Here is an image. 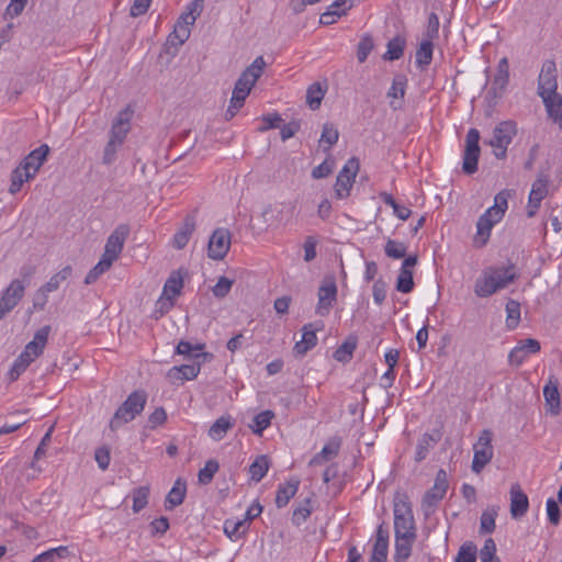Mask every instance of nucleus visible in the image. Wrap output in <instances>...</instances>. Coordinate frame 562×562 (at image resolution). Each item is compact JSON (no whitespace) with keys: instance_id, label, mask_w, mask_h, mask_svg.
I'll use <instances>...</instances> for the list:
<instances>
[{"instance_id":"f257e3e1","label":"nucleus","mask_w":562,"mask_h":562,"mask_svg":"<svg viewBox=\"0 0 562 562\" xmlns=\"http://www.w3.org/2000/svg\"><path fill=\"white\" fill-rule=\"evenodd\" d=\"M266 61L262 56H258L237 79L233 89L229 105L225 112V119L232 120L236 113L244 106L246 98L249 95L252 87L261 77Z\"/></svg>"},{"instance_id":"f03ea898","label":"nucleus","mask_w":562,"mask_h":562,"mask_svg":"<svg viewBox=\"0 0 562 562\" xmlns=\"http://www.w3.org/2000/svg\"><path fill=\"white\" fill-rule=\"evenodd\" d=\"M517 278L514 265L488 267L483 270L474 284V293L479 297H488L497 291L505 289Z\"/></svg>"},{"instance_id":"7ed1b4c3","label":"nucleus","mask_w":562,"mask_h":562,"mask_svg":"<svg viewBox=\"0 0 562 562\" xmlns=\"http://www.w3.org/2000/svg\"><path fill=\"white\" fill-rule=\"evenodd\" d=\"M147 395L144 391H134L120 405L115 411L113 417L110 420L109 427L112 431H116L123 425L132 422L137 415H139L146 404Z\"/></svg>"},{"instance_id":"20e7f679","label":"nucleus","mask_w":562,"mask_h":562,"mask_svg":"<svg viewBox=\"0 0 562 562\" xmlns=\"http://www.w3.org/2000/svg\"><path fill=\"white\" fill-rule=\"evenodd\" d=\"M516 133V123L513 121H503L495 126L493 136L487 144L493 147V153L497 159L506 158L507 147L512 143Z\"/></svg>"},{"instance_id":"39448f33","label":"nucleus","mask_w":562,"mask_h":562,"mask_svg":"<svg viewBox=\"0 0 562 562\" xmlns=\"http://www.w3.org/2000/svg\"><path fill=\"white\" fill-rule=\"evenodd\" d=\"M293 206L285 202H276L263 207L260 218L261 229H278L291 217Z\"/></svg>"},{"instance_id":"423d86ee","label":"nucleus","mask_w":562,"mask_h":562,"mask_svg":"<svg viewBox=\"0 0 562 562\" xmlns=\"http://www.w3.org/2000/svg\"><path fill=\"white\" fill-rule=\"evenodd\" d=\"M492 439L493 432L490 429H484L481 431L477 441L474 443V456L471 467L474 473H480L484 467L491 462L494 454Z\"/></svg>"},{"instance_id":"0eeeda50","label":"nucleus","mask_w":562,"mask_h":562,"mask_svg":"<svg viewBox=\"0 0 562 562\" xmlns=\"http://www.w3.org/2000/svg\"><path fill=\"white\" fill-rule=\"evenodd\" d=\"M394 531L395 537L416 536L413 510L406 502L394 504Z\"/></svg>"},{"instance_id":"6e6552de","label":"nucleus","mask_w":562,"mask_h":562,"mask_svg":"<svg viewBox=\"0 0 562 562\" xmlns=\"http://www.w3.org/2000/svg\"><path fill=\"white\" fill-rule=\"evenodd\" d=\"M480 132L476 128H470L465 136V146L463 151L462 170L465 175H473L477 170L480 157Z\"/></svg>"},{"instance_id":"1a4fd4ad","label":"nucleus","mask_w":562,"mask_h":562,"mask_svg":"<svg viewBox=\"0 0 562 562\" xmlns=\"http://www.w3.org/2000/svg\"><path fill=\"white\" fill-rule=\"evenodd\" d=\"M359 160L352 157L347 160L342 169L339 171L334 186L335 194L338 199L349 196L355 178L359 171Z\"/></svg>"},{"instance_id":"9d476101","label":"nucleus","mask_w":562,"mask_h":562,"mask_svg":"<svg viewBox=\"0 0 562 562\" xmlns=\"http://www.w3.org/2000/svg\"><path fill=\"white\" fill-rule=\"evenodd\" d=\"M130 232L131 229L127 224L117 225L106 239L102 257L114 262L122 252Z\"/></svg>"},{"instance_id":"9b49d317","label":"nucleus","mask_w":562,"mask_h":562,"mask_svg":"<svg viewBox=\"0 0 562 562\" xmlns=\"http://www.w3.org/2000/svg\"><path fill=\"white\" fill-rule=\"evenodd\" d=\"M549 180H550L549 175L543 171H540L537 175V179L532 183L531 190L529 193L528 206H527V216L528 217H533L537 214L542 200L548 195Z\"/></svg>"},{"instance_id":"f8f14e48","label":"nucleus","mask_w":562,"mask_h":562,"mask_svg":"<svg viewBox=\"0 0 562 562\" xmlns=\"http://www.w3.org/2000/svg\"><path fill=\"white\" fill-rule=\"evenodd\" d=\"M26 285L20 279H14L3 291L0 299V319H3L22 300Z\"/></svg>"},{"instance_id":"ddd939ff","label":"nucleus","mask_w":562,"mask_h":562,"mask_svg":"<svg viewBox=\"0 0 562 562\" xmlns=\"http://www.w3.org/2000/svg\"><path fill=\"white\" fill-rule=\"evenodd\" d=\"M229 247V231L223 227L216 228L210 237L207 245V255L211 259L222 260L227 255Z\"/></svg>"},{"instance_id":"4468645a","label":"nucleus","mask_w":562,"mask_h":562,"mask_svg":"<svg viewBox=\"0 0 562 562\" xmlns=\"http://www.w3.org/2000/svg\"><path fill=\"white\" fill-rule=\"evenodd\" d=\"M132 116L133 110L130 106H126L125 109L120 111L112 122L109 132V139L115 140L116 143L123 145L131 131Z\"/></svg>"},{"instance_id":"2eb2a0df","label":"nucleus","mask_w":562,"mask_h":562,"mask_svg":"<svg viewBox=\"0 0 562 562\" xmlns=\"http://www.w3.org/2000/svg\"><path fill=\"white\" fill-rule=\"evenodd\" d=\"M318 302L316 305V314L325 317L329 314L330 308L337 300V285L331 280H324L318 289Z\"/></svg>"},{"instance_id":"dca6fc26","label":"nucleus","mask_w":562,"mask_h":562,"mask_svg":"<svg viewBox=\"0 0 562 562\" xmlns=\"http://www.w3.org/2000/svg\"><path fill=\"white\" fill-rule=\"evenodd\" d=\"M557 65L554 60L547 59L542 64L541 71L538 77V94L543 97L557 92Z\"/></svg>"},{"instance_id":"f3484780","label":"nucleus","mask_w":562,"mask_h":562,"mask_svg":"<svg viewBox=\"0 0 562 562\" xmlns=\"http://www.w3.org/2000/svg\"><path fill=\"white\" fill-rule=\"evenodd\" d=\"M540 342L533 338H527L519 341V344L513 348L508 355V362L513 367H519L527 359L528 355L537 353L540 351Z\"/></svg>"},{"instance_id":"a211bd4d","label":"nucleus","mask_w":562,"mask_h":562,"mask_svg":"<svg viewBox=\"0 0 562 562\" xmlns=\"http://www.w3.org/2000/svg\"><path fill=\"white\" fill-rule=\"evenodd\" d=\"M49 147L46 144L32 150L20 164L26 170V179H33L45 162Z\"/></svg>"},{"instance_id":"6ab92c4d","label":"nucleus","mask_w":562,"mask_h":562,"mask_svg":"<svg viewBox=\"0 0 562 562\" xmlns=\"http://www.w3.org/2000/svg\"><path fill=\"white\" fill-rule=\"evenodd\" d=\"M502 218H497L496 215L491 213V211H485L477 220L476 223V235L474 238L475 245L479 247L484 246L491 235V231L493 226L501 222Z\"/></svg>"},{"instance_id":"aec40b11","label":"nucleus","mask_w":562,"mask_h":562,"mask_svg":"<svg viewBox=\"0 0 562 562\" xmlns=\"http://www.w3.org/2000/svg\"><path fill=\"white\" fill-rule=\"evenodd\" d=\"M529 507L527 494L518 484L510 487V515L514 519L521 518L526 515Z\"/></svg>"},{"instance_id":"412c9836","label":"nucleus","mask_w":562,"mask_h":562,"mask_svg":"<svg viewBox=\"0 0 562 562\" xmlns=\"http://www.w3.org/2000/svg\"><path fill=\"white\" fill-rule=\"evenodd\" d=\"M323 325L316 326V324H306L302 328V339L294 346V352L297 356H304L308 350L315 347L317 342L316 330L322 328Z\"/></svg>"},{"instance_id":"4be33fe9","label":"nucleus","mask_w":562,"mask_h":562,"mask_svg":"<svg viewBox=\"0 0 562 562\" xmlns=\"http://www.w3.org/2000/svg\"><path fill=\"white\" fill-rule=\"evenodd\" d=\"M195 229L194 215H187L181 228L175 234L172 244L175 248L182 249L189 243L192 233Z\"/></svg>"},{"instance_id":"5701e85b","label":"nucleus","mask_w":562,"mask_h":562,"mask_svg":"<svg viewBox=\"0 0 562 562\" xmlns=\"http://www.w3.org/2000/svg\"><path fill=\"white\" fill-rule=\"evenodd\" d=\"M541 98L546 105L549 117L562 127V97L554 92L551 94H546Z\"/></svg>"},{"instance_id":"b1692460","label":"nucleus","mask_w":562,"mask_h":562,"mask_svg":"<svg viewBox=\"0 0 562 562\" xmlns=\"http://www.w3.org/2000/svg\"><path fill=\"white\" fill-rule=\"evenodd\" d=\"M299 485V479H291L286 483L278 486L276 495V505L278 508H282L289 504L290 499L296 494Z\"/></svg>"},{"instance_id":"393cba45","label":"nucleus","mask_w":562,"mask_h":562,"mask_svg":"<svg viewBox=\"0 0 562 562\" xmlns=\"http://www.w3.org/2000/svg\"><path fill=\"white\" fill-rule=\"evenodd\" d=\"M200 370H201V361H192V363H189V364H181L179 367H172L168 372V376L170 379L181 380V381L192 380L198 376Z\"/></svg>"},{"instance_id":"a878e982","label":"nucleus","mask_w":562,"mask_h":562,"mask_svg":"<svg viewBox=\"0 0 562 562\" xmlns=\"http://www.w3.org/2000/svg\"><path fill=\"white\" fill-rule=\"evenodd\" d=\"M417 536L395 537L394 562H406L412 554V547Z\"/></svg>"},{"instance_id":"bb28decb","label":"nucleus","mask_w":562,"mask_h":562,"mask_svg":"<svg viewBox=\"0 0 562 562\" xmlns=\"http://www.w3.org/2000/svg\"><path fill=\"white\" fill-rule=\"evenodd\" d=\"M441 434L439 431H435L434 434H424L420 439L418 440V443L416 446L415 451V461L420 462L426 459L429 449L434 448L435 445L440 440Z\"/></svg>"},{"instance_id":"cd10ccee","label":"nucleus","mask_w":562,"mask_h":562,"mask_svg":"<svg viewBox=\"0 0 562 562\" xmlns=\"http://www.w3.org/2000/svg\"><path fill=\"white\" fill-rule=\"evenodd\" d=\"M193 25L188 21H182V18H179L173 31L168 36V44L173 46H181L184 42L190 37L191 31L190 26Z\"/></svg>"},{"instance_id":"c85d7f7f","label":"nucleus","mask_w":562,"mask_h":562,"mask_svg":"<svg viewBox=\"0 0 562 562\" xmlns=\"http://www.w3.org/2000/svg\"><path fill=\"white\" fill-rule=\"evenodd\" d=\"M234 426V420L229 415L218 417L209 429V436L215 440H222L227 431Z\"/></svg>"},{"instance_id":"c756f323","label":"nucleus","mask_w":562,"mask_h":562,"mask_svg":"<svg viewBox=\"0 0 562 562\" xmlns=\"http://www.w3.org/2000/svg\"><path fill=\"white\" fill-rule=\"evenodd\" d=\"M186 493V482L181 481V479H178L166 497V509H172L173 507L181 505L184 501Z\"/></svg>"},{"instance_id":"7c9ffc66","label":"nucleus","mask_w":562,"mask_h":562,"mask_svg":"<svg viewBox=\"0 0 562 562\" xmlns=\"http://www.w3.org/2000/svg\"><path fill=\"white\" fill-rule=\"evenodd\" d=\"M434 41L424 38L416 50V66L424 70L432 60Z\"/></svg>"},{"instance_id":"2f4dec72","label":"nucleus","mask_w":562,"mask_h":562,"mask_svg":"<svg viewBox=\"0 0 562 562\" xmlns=\"http://www.w3.org/2000/svg\"><path fill=\"white\" fill-rule=\"evenodd\" d=\"M224 533L233 541L240 539L248 530L247 519L224 521Z\"/></svg>"},{"instance_id":"473e14b6","label":"nucleus","mask_w":562,"mask_h":562,"mask_svg":"<svg viewBox=\"0 0 562 562\" xmlns=\"http://www.w3.org/2000/svg\"><path fill=\"white\" fill-rule=\"evenodd\" d=\"M405 46H406L405 37H403L401 35L393 37L392 40H390L387 42V45H386L387 49L383 55V59L391 60V61L400 59L404 54Z\"/></svg>"},{"instance_id":"72a5a7b5","label":"nucleus","mask_w":562,"mask_h":562,"mask_svg":"<svg viewBox=\"0 0 562 562\" xmlns=\"http://www.w3.org/2000/svg\"><path fill=\"white\" fill-rule=\"evenodd\" d=\"M270 467L269 458L266 454L258 456L249 465L250 479L256 483L260 482L267 474Z\"/></svg>"},{"instance_id":"f704fd0d","label":"nucleus","mask_w":562,"mask_h":562,"mask_svg":"<svg viewBox=\"0 0 562 562\" xmlns=\"http://www.w3.org/2000/svg\"><path fill=\"white\" fill-rule=\"evenodd\" d=\"M326 93V87L319 82H314L306 90V103L311 110H317Z\"/></svg>"},{"instance_id":"c9c22d12","label":"nucleus","mask_w":562,"mask_h":562,"mask_svg":"<svg viewBox=\"0 0 562 562\" xmlns=\"http://www.w3.org/2000/svg\"><path fill=\"white\" fill-rule=\"evenodd\" d=\"M182 288V277L178 272H172L164 285L162 295L175 301L176 296L181 293Z\"/></svg>"},{"instance_id":"e433bc0d","label":"nucleus","mask_w":562,"mask_h":562,"mask_svg":"<svg viewBox=\"0 0 562 562\" xmlns=\"http://www.w3.org/2000/svg\"><path fill=\"white\" fill-rule=\"evenodd\" d=\"M445 495L446 493L436 492L434 486L425 493L422 501V509L426 517L434 513L438 503L445 497Z\"/></svg>"},{"instance_id":"4c0bfd02","label":"nucleus","mask_w":562,"mask_h":562,"mask_svg":"<svg viewBox=\"0 0 562 562\" xmlns=\"http://www.w3.org/2000/svg\"><path fill=\"white\" fill-rule=\"evenodd\" d=\"M543 396L547 405H549V412L552 415L560 413V394L557 385L547 384L543 387Z\"/></svg>"},{"instance_id":"58836bf2","label":"nucleus","mask_w":562,"mask_h":562,"mask_svg":"<svg viewBox=\"0 0 562 562\" xmlns=\"http://www.w3.org/2000/svg\"><path fill=\"white\" fill-rule=\"evenodd\" d=\"M202 345H192L189 341L181 340L177 346V353L187 357L188 359H192L193 361H201L203 355L200 352L202 350Z\"/></svg>"},{"instance_id":"ea45409f","label":"nucleus","mask_w":562,"mask_h":562,"mask_svg":"<svg viewBox=\"0 0 562 562\" xmlns=\"http://www.w3.org/2000/svg\"><path fill=\"white\" fill-rule=\"evenodd\" d=\"M510 193L508 190H503L498 192L494 198V205L488 207L487 211H491L497 218H503L507 207H508V198Z\"/></svg>"},{"instance_id":"a19ab883","label":"nucleus","mask_w":562,"mask_h":562,"mask_svg":"<svg viewBox=\"0 0 562 562\" xmlns=\"http://www.w3.org/2000/svg\"><path fill=\"white\" fill-rule=\"evenodd\" d=\"M506 327L508 329H515L520 321V304L515 300H509L506 303Z\"/></svg>"},{"instance_id":"79ce46f5","label":"nucleus","mask_w":562,"mask_h":562,"mask_svg":"<svg viewBox=\"0 0 562 562\" xmlns=\"http://www.w3.org/2000/svg\"><path fill=\"white\" fill-rule=\"evenodd\" d=\"M339 452V443H327L321 452L316 453L310 461V465H318L336 457Z\"/></svg>"},{"instance_id":"37998d69","label":"nucleus","mask_w":562,"mask_h":562,"mask_svg":"<svg viewBox=\"0 0 562 562\" xmlns=\"http://www.w3.org/2000/svg\"><path fill=\"white\" fill-rule=\"evenodd\" d=\"M357 347V340L349 338L342 342L334 352V359L339 362H348Z\"/></svg>"},{"instance_id":"c03bdc74","label":"nucleus","mask_w":562,"mask_h":562,"mask_svg":"<svg viewBox=\"0 0 562 562\" xmlns=\"http://www.w3.org/2000/svg\"><path fill=\"white\" fill-rule=\"evenodd\" d=\"M71 272L72 269L70 266L64 267L57 273L52 276L48 282L42 285L44 291H48L49 293L56 291L60 286V283L66 281L71 276Z\"/></svg>"},{"instance_id":"a18cd8bd","label":"nucleus","mask_w":562,"mask_h":562,"mask_svg":"<svg viewBox=\"0 0 562 562\" xmlns=\"http://www.w3.org/2000/svg\"><path fill=\"white\" fill-rule=\"evenodd\" d=\"M273 417V412L269 409L257 414L252 419V425L250 426L252 431L257 435H261L262 431L270 426Z\"/></svg>"},{"instance_id":"49530a36","label":"nucleus","mask_w":562,"mask_h":562,"mask_svg":"<svg viewBox=\"0 0 562 562\" xmlns=\"http://www.w3.org/2000/svg\"><path fill=\"white\" fill-rule=\"evenodd\" d=\"M220 464L216 460L210 459L198 473L199 483L207 485L213 481L215 473L218 471Z\"/></svg>"},{"instance_id":"de8ad7c7","label":"nucleus","mask_w":562,"mask_h":562,"mask_svg":"<svg viewBox=\"0 0 562 562\" xmlns=\"http://www.w3.org/2000/svg\"><path fill=\"white\" fill-rule=\"evenodd\" d=\"M339 132L331 123H325L323 125V131L319 139V144H327V147L324 148L325 151L329 150L333 145L338 142Z\"/></svg>"},{"instance_id":"09e8293b","label":"nucleus","mask_w":562,"mask_h":562,"mask_svg":"<svg viewBox=\"0 0 562 562\" xmlns=\"http://www.w3.org/2000/svg\"><path fill=\"white\" fill-rule=\"evenodd\" d=\"M32 359L29 356H24L23 352L14 360L10 371L9 379L10 381H15L19 376L27 369V367L32 363Z\"/></svg>"},{"instance_id":"8fccbe9b","label":"nucleus","mask_w":562,"mask_h":562,"mask_svg":"<svg viewBox=\"0 0 562 562\" xmlns=\"http://www.w3.org/2000/svg\"><path fill=\"white\" fill-rule=\"evenodd\" d=\"M496 516H497V510L495 508H488L482 513L481 519H480V532L481 533H492L495 530Z\"/></svg>"},{"instance_id":"3c124183","label":"nucleus","mask_w":562,"mask_h":562,"mask_svg":"<svg viewBox=\"0 0 562 562\" xmlns=\"http://www.w3.org/2000/svg\"><path fill=\"white\" fill-rule=\"evenodd\" d=\"M133 510L134 513H138L144 509L148 504L149 497V487L148 486H139L133 490Z\"/></svg>"},{"instance_id":"603ef678","label":"nucleus","mask_w":562,"mask_h":562,"mask_svg":"<svg viewBox=\"0 0 562 562\" xmlns=\"http://www.w3.org/2000/svg\"><path fill=\"white\" fill-rule=\"evenodd\" d=\"M10 180L11 183L9 187V192L11 194H15L21 190L23 183L30 179H26V170H24L20 164L15 169L12 170Z\"/></svg>"},{"instance_id":"864d4df0","label":"nucleus","mask_w":562,"mask_h":562,"mask_svg":"<svg viewBox=\"0 0 562 562\" xmlns=\"http://www.w3.org/2000/svg\"><path fill=\"white\" fill-rule=\"evenodd\" d=\"M112 263L113 262L101 257L99 262L92 269H90V271L87 273L85 283L86 284L94 283L101 274H103L105 271H108L111 268Z\"/></svg>"},{"instance_id":"5fc2aeb1","label":"nucleus","mask_w":562,"mask_h":562,"mask_svg":"<svg viewBox=\"0 0 562 562\" xmlns=\"http://www.w3.org/2000/svg\"><path fill=\"white\" fill-rule=\"evenodd\" d=\"M414 289L412 270H400L396 279V290L401 293H409Z\"/></svg>"},{"instance_id":"6e6d98bb","label":"nucleus","mask_w":562,"mask_h":562,"mask_svg":"<svg viewBox=\"0 0 562 562\" xmlns=\"http://www.w3.org/2000/svg\"><path fill=\"white\" fill-rule=\"evenodd\" d=\"M204 0H193L187 5L186 11L180 15L182 21H188L189 23L194 24L198 16L203 11Z\"/></svg>"},{"instance_id":"4d7b16f0","label":"nucleus","mask_w":562,"mask_h":562,"mask_svg":"<svg viewBox=\"0 0 562 562\" xmlns=\"http://www.w3.org/2000/svg\"><path fill=\"white\" fill-rule=\"evenodd\" d=\"M477 549L473 542L463 543L454 559V562H476Z\"/></svg>"},{"instance_id":"13d9d810","label":"nucleus","mask_w":562,"mask_h":562,"mask_svg":"<svg viewBox=\"0 0 562 562\" xmlns=\"http://www.w3.org/2000/svg\"><path fill=\"white\" fill-rule=\"evenodd\" d=\"M406 250L407 247L403 243L393 239H389L384 247L385 255L392 259L405 258Z\"/></svg>"},{"instance_id":"bf43d9fd","label":"nucleus","mask_w":562,"mask_h":562,"mask_svg":"<svg viewBox=\"0 0 562 562\" xmlns=\"http://www.w3.org/2000/svg\"><path fill=\"white\" fill-rule=\"evenodd\" d=\"M374 47L371 35H363L358 43L357 59L360 64L364 63Z\"/></svg>"},{"instance_id":"052dcab7","label":"nucleus","mask_w":562,"mask_h":562,"mask_svg":"<svg viewBox=\"0 0 562 562\" xmlns=\"http://www.w3.org/2000/svg\"><path fill=\"white\" fill-rule=\"evenodd\" d=\"M509 81V74H495L490 92L494 98H501Z\"/></svg>"},{"instance_id":"680f3d73","label":"nucleus","mask_w":562,"mask_h":562,"mask_svg":"<svg viewBox=\"0 0 562 562\" xmlns=\"http://www.w3.org/2000/svg\"><path fill=\"white\" fill-rule=\"evenodd\" d=\"M406 83L407 80L404 76H396L387 91V97L392 99H403L405 95Z\"/></svg>"},{"instance_id":"e2e57ef3","label":"nucleus","mask_w":562,"mask_h":562,"mask_svg":"<svg viewBox=\"0 0 562 562\" xmlns=\"http://www.w3.org/2000/svg\"><path fill=\"white\" fill-rule=\"evenodd\" d=\"M123 145L109 139L103 149L102 164L111 166L116 160V154Z\"/></svg>"},{"instance_id":"0e129e2a","label":"nucleus","mask_w":562,"mask_h":562,"mask_svg":"<svg viewBox=\"0 0 562 562\" xmlns=\"http://www.w3.org/2000/svg\"><path fill=\"white\" fill-rule=\"evenodd\" d=\"M234 281L227 277H220L216 284L212 288V293L217 299H224L231 291Z\"/></svg>"},{"instance_id":"69168bd1","label":"nucleus","mask_w":562,"mask_h":562,"mask_svg":"<svg viewBox=\"0 0 562 562\" xmlns=\"http://www.w3.org/2000/svg\"><path fill=\"white\" fill-rule=\"evenodd\" d=\"M481 562H493L498 560L496 557V544L492 538L485 540L483 548L480 550Z\"/></svg>"},{"instance_id":"338daca9","label":"nucleus","mask_w":562,"mask_h":562,"mask_svg":"<svg viewBox=\"0 0 562 562\" xmlns=\"http://www.w3.org/2000/svg\"><path fill=\"white\" fill-rule=\"evenodd\" d=\"M311 513H312V510L310 507V499L306 498V499H304L303 504H301L293 510V515H292L293 524H295L296 526H300L303 521H305L308 518Z\"/></svg>"},{"instance_id":"774afa93","label":"nucleus","mask_w":562,"mask_h":562,"mask_svg":"<svg viewBox=\"0 0 562 562\" xmlns=\"http://www.w3.org/2000/svg\"><path fill=\"white\" fill-rule=\"evenodd\" d=\"M439 18L436 13H430L428 16V23L424 33V38L434 41L439 36Z\"/></svg>"}]
</instances>
